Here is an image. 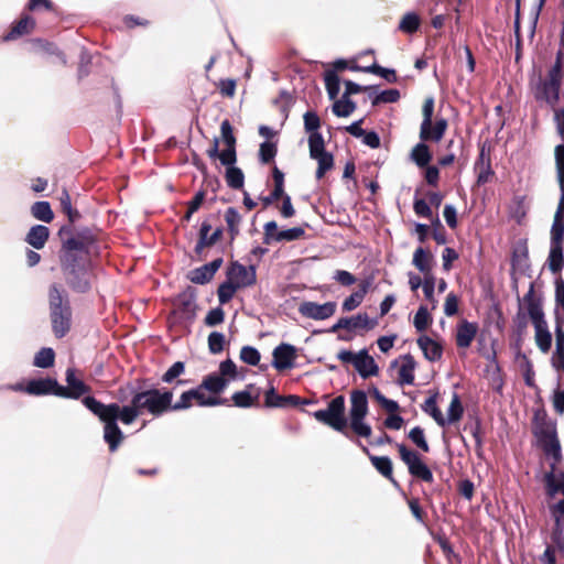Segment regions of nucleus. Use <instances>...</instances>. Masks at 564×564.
<instances>
[{
    "label": "nucleus",
    "instance_id": "1",
    "mask_svg": "<svg viewBox=\"0 0 564 564\" xmlns=\"http://www.w3.org/2000/svg\"><path fill=\"white\" fill-rule=\"evenodd\" d=\"M533 432L543 446L546 456L551 459V470L545 474L544 481L547 506L556 527L554 539L558 541L563 532L562 522L564 521V470L555 467L561 460L560 443L556 438L554 425L540 422L538 416L535 417Z\"/></svg>",
    "mask_w": 564,
    "mask_h": 564
},
{
    "label": "nucleus",
    "instance_id": "2",
    "mask_svg": "<svg viewBox=\"0 0 564 564\" xmlns=\"http://www.w3.org/2000/svg\"><path fill=\"white\" fill-rule=\"evenodd\" d=\"M84 403L105 423L104 438L108 443L110 451H116L123 438L122 432L116 423L119 405H104L94 398H86Z\"/></svg>",
    "mask_w": 564,
    "mask_h": 564
},
{
    "label": "nucleus",
    "instance_id": "3",
    "mask_svg": "<svg viewBox=\"0 0 564 564\" xmlns=\"http://www.w3.org/2000/svg\"><path fill=\"white\" fill-rule=\"evenodd\" d=\"M433 113L434 99L429 97L424 100L422 106L423 120L420 128V138L422 141L438 142L447 129V121L445 119L438 118L435 122L432 121Z\"/></svg>",
    "mask_w": 564,
    "mask_h": 564
},
{
    "label": "nucleus",
    "instance_id": "4",
    "mask_svg": "<svg viewBox=\"0 0 564 564\" xmlns=\"http://www.w3.org/2000/svg\"><path fill=\"white\" fill-rule=\"evenodd\" d=\"M173 399L172 392H161L159 390H149L138 393L133 397V404L140 412L148 411L153 415H160L170 410Z\"/></svg>",
    "mask_w": 564,
    "mask_h": 564
},
{
    "label": "nucleus",
    "instance_id": "5",
    "mask_svg": "<svg viewBox=\"0 0 564 564\" xmlns=\"http://www.w3.org/2000/svg\"><path fill=\"white\" fill-rule=\"evenodd\" d=\"M368 413V401L365 392L352 391L350 395L349 421L352 431L362 437L371 435V427L364 419Z\"/></svg>",
    "mask_w": 564,
    "mask_h": 564
},
{
    "label": "nucleus",
    "instance_id": "6",
    "mask_svg": "<svg viewBox=\"0 0 564 564\" xmlns=\"http://www.w3.org/2000/svg\"><path fill=\"white\" fill-rule=\"evenodd\" d=\"M345 412V400L344 397L339 395L333 399L327 409L318 410L314 413V417L336 431H343L346 426Z\"/></svg>",
    "mask_w": 564,
    "mask_h": 564
},
{
    "label": "nucleus",
    "instance_id": "7",
    "mask_svg": "<svg viewBox=\"0 0 564 564\" xmlns=\"http://www.w3.org/2000/svg\"><path fill=\"white\" fill-rule=\"evenodd\" d=\"M398 451L401 459L406 464L409 471L411 475L421 478L424 481H432L433 475L429 467L421 460L419 455L410 449H408L404 445H398Z\"/></svg>",
    "mask_w": 564,
    "mask_h": 564
},
{
    "label": "nucleus",
    "instance_id": "8",
    "mask_svg": "<svg viewBox=\"0 0 564 564\" xmlns=\"http://www.w3.org/2000/svg\"><path fill=\"white\" fill-rule=\"evenodd\" d=\"M17 391H25L29 394L41 395L52 393L54 395H64L66 389L57 383L56 380L51 378L31 380L25 387L19 383L13 387Z\"/></svg>",
    "mask_w": 564,
    "mask_h": 564
},
{
    "label": "nucleus",
    "instance_id": "9",
    "mask_svg": "<svg viewBox=\"0 0 564 564\" xmlns=\"http://www.w3.org/2000/svg\"><path fill=\"white\" fill-rule=\"evenodd\" d=\"M336 311L335 302L318 304L311 301H304L299 305V313L305 317L315 321H324L334 315Z\"/></svg>",
    "mask_w": 564,
    "mask_h": 564
},
{
    "label": "nucleus",
    "instance_id": "10",
    "mask_svg": "<svg viewBox=\"0 0 564 564\" xmlns=\"http://www.w3.org/2000/svg\"><path fill=\"white\" fill-rule=\"evenodd\" d=\"M227 278L236 288H248L256 283V269L252 265L245 267L235 262L228 268Z\"/></svg>",
    "mask_w": 564,
    "mask_h": 564
},
{
    "label": "nucleus",
    "instance_id": "11",
    "mask_svg": "<svg viewBox=\"0 0 564 564\" xmlns=\"http://www.w3.org/2000/svg\"><path fill=\"white\" fill-rule=\"evenodd\" d=\"M392 366L397 369V380L401 386L413 383L416 362L411 355L401 356Z\"/></svg>",
    "mask_w": 564,
    "mask_h": 564
},
{
    "label": "nucleus",
    "instance_id": "12",
    "mask_svg": "<svg viewBox=\"0 0 564 564\" xmlns=\"http://www.w3.org/2000/svg\"><path fill=\"white\" fill-rule=\"evenodd\" d=\"M478 333V325L476 323L462 319L456 326L455 341L459 349H467L470 347Z\"/></svg>",
    "mask_w": 564,
    "mask_h": 564
},
{
    "label": "nucleus",
    "instance_id": "13",
    "mask_svg": "<svg viewBox=\"0 0 564 564\" xmlns=\"http://www.w3.org/2000/svg\"><path fill=\"white\" fill-rule=\"evenodd\" d=\"M295 358V347L289 344H281L273 351V366L278 370L292 368Z\"/></svg>",
    "mask_w": 564,
    "mask_h": 564
},
{
    "label": "nucleus",
    "instance_id": "14",
    "mask_svg": "<svg viewBox=\"0 0 564 564\" xmlns=\"http://www.w3.org/2000/svg\"><path fill=\"white\" fill-rule=\"evenodd\" d=\"M416 343L427 360L437 361L442 358L443 347L441 343L426 335L420 336Z\"/></svg>",
    "mask_w": 564,
    "mask_h": 564
},
{
    "label": "nucleus",
    "instance_id": "15",
    "mask_svg": "<svg viewBox=\"0 0 564 564\" xmlns=\"http://www.w3.org/2000/svg\"><path fill=\"white\" fill-rule=\"evenodd\" d=\"M355 368L364 378L376 376L378 373V366L376 365L375 359L366 350L358 351Z\"/></svg>",
    "mask_w": 564,
    "mask_h": 564
},
{
    "label": "nucleus",
    "instance_id": "16",
    "mask_svg": "<svg viewBox=\"0 0 564 564\" xmlns=\"http://www.w3.org/2000/svg\"><path fill=\"white\" fill-rule=\"evenodd\" d=\"M50 237V230L42 225H35L29 230L25 241L35 249H42Z\"/></svg>",
    "mask_w": 564,
    "mask_h": 564
},
{
    "label": "nucleus",
    "instance_id": "17",
    "mask_svg": "<svg viewBox=\"0 0 564 564\" xmlns=\"http://www.w3.org/2000/svg\"><path fill=\"white\" fill-rule=\"evenodd\" d=\"M259 397L260 392L250 384L243 391L234 393L232 401L236 406L250 408L258 401Z\"/></svg>",
    "mask_w": 564,
    "mask_h": 564
},
{
    "label": "nucleus",
    "instance_id": "18",
    "mask_svg": "<svg viewBox=\"0 0 564 564\" xmlns=\"http://www.w3.org/2000/svg\"><path fill=\"white\" fill-rule=\"evenodd\" d=\"M52 324L54 333L57 337H62L69 327V312L68 310H54L52 312Z\"/></svg>",
    "mask_w": 564,
    "mask_h": 564
},
{
    "label": "nucleus",
    "instance_id": "19",
    "mask_svg": "<svg viewBox=\"0 0 564 564\" xmlns=\"http://www.w3.org/2000/svg\"><path fill=\"white\" fill-rule=\"evenodd\" d=\"M414 267L422 273H429L433 267V256L423 248H417L413 253L412 260Z\"/></svg>",
    "mask_w": 564,
    "mask_h": 564
},
{
    "label": "nucleus",
    "instance_id": "20",
    "mask_svg": "<svg viewBox=\"0 0 564 564\" xmlns=\"http://www.w3.org/2000/svg\"><path fill=\"white\" fill-rule=\"evenodd\" d=\"M66 381H67V387H64L66 389V393L63 397L79 398L82 394L85 393L86 388L80 380L76 379L74 370H72V369L67 370Z\"/></svg>",
    "mask_w": 564,
    "mask_h": 564
},
{
    "label": "nucleus",
    "instance_id": "21",
    "mask_svg": "<svg viewBox=\"0 0 564 564\" xmlns=\"http://www.w3.org/2000/svg\"><path fill=\"white\" fill-rule=\"evenodd\" d=\"M411 160L420 167H425L432 160L429 147L424 142L417 143L411 151Z\"/></svg>",
    "mask_w": 564,
    "mask_h": 564
},
{
    "label": "nucleus",
    "instance_id": "22",
    "mask_svg": "<svg viewBox=\"0 0 564 564\" xmlns=\"http://www.w3.org/2000/svg\"><path fill=\"white\" fill-rule=\"evenodd\" d=\"M463 414L462 403L456 394H453L448 403L447 412L444 415V425L457 422Z\"/></svg>",
    "mask_w": 564,
    "mask_h": 564
},
{
    "label": "nucleus",
    "instance_id": "23",
    "mask_svg": "<svg viewBox=\"0 0 564 564\" xmlns=\"http://www.w3.org/2000/svg\"><path fill=\"white\" fill-rule=\"evenodd\" d=\"M34 28V21L25 17L21 19L13 28L12 30L4 36L6 41L14 40L21 35L28 34L32 31Z\"/></svg>",
    "mask_w": 564,
    "mask_h": 564
},
{
    "label": "nucleus",
    "instance_id": "24",
    "mask_svg": "<svg viewBox=\"0 0 564 564\" xmlns=\"http://www.w3.org/2000/svg\"><path fill=\"white\" fill-rule=\"evenodd\" d=\"M555 323L564 324V281L557 280L555 283Z\"/></svg>",
    "mask_w": 564,
    "mask_h": 564
},
{
    "label": "nucleus",
    "instance_id": "25",
    "mask_svg": "<svg viewBox=\"0 0 564 564\" xmlns=\"http://www.w3.org/2000/svg\"><path fill=\"white\" fill-rule=\"evenodd\" d=\"M32 216L41 221L51 223L54 218V213L47 202H37L31 207Z\"/></svg>",
    "mask_w": 564,
    "mask_h": 564
},
{
    "label": "nucleus",
    "instance_id": "26",
    "mask_svg": "<svg viewBox=\"0 0 564 564\" xmlns=\"http://www.w3.org/2000/svg\"><path fill=\"white\" fill-rule=\"evenodd\" d=\"M535 343L543 352H547L552 345V335L547 329V325L540 324L535 327Z\"/></svg>",
    "mask_w": 564,
    "mask_h": 564
},
{
    "label": "nucleus",
    "instance_id": "27",
    "mask_svg": "<svg viewBox=\"0 0 564 564\" xmlns=\"http://www.w3.org/2000/svg\"><path fill=\"white\" fill-rule=\"evenodd\" d=\"M308 149H310V158L314 159L321 154L326 153L325 142L319 132H312L308 135Z\"/></svg>",
    "mask_w": 564,
    "mask_h": 564
},
{
    "label": "nucleus",
    "instance_id": "28",
    "mask_svg": "<svg viewBox=\"0 0 564 564\" xmlns=\"http://www.w3.org/2000/svg\"><path fill=\"white\" fill-rule=\"evenodd\" d=\"M432 316L426 306H420L413 317V325L417 332H424L432 324Z\"/></svg>",
    "mask_w": 564,
    "mask_h": 564
},
{
    "label": "nucleus",
    "instance_id": "29",
    "mask_svg": "<svg viewBox=\"0 0 564 564\" xmlns=\"http://www.w3.org/2000/svg\"><path fill=\"white\" fill-rule=\"evenodd\" d=\"M350 330H370L377 326V321L371 319L367 314L361 313L350 317Z\"/></svg>",
    "mask_w": 564,
    "mask_h": 564
},
{
    "label": "nucleus",
    "instance_id": "30",
    "mask_svg": "<svg viewBox=\"0 0 564 564\" xmlns=\"http://www.w3.org/2000/svg\"><path fill=\"white\" fill-rule=\"evenodd\" d=\"M228 384V380L223 378L219 373L208 376L202 383V387L210 392L218 393L223 391Z\"/></svg>",
    "mask_w": 564,
    "mask_h": 564
},
{
    "label": "nucleus",
    "instance_id": "31",
    "mask_svg": "<svg viewBox=\"0 0 564 564\" xmlns=\"http://www.w3.org/2000/svg\"><path fill=\"white\" fill-rule=\"evenodd\" d=\"M194 403L200 406H213L224 404L219 398L216 397H207L203 391V387L200 386L198 389L192 390Z\"/></svg>",
    "mask_w": 564,
    "mask_h": 564
},
{
    "label": "nucleus",
    "instance_id": "32",
    "mask_svg": "<svg viewBox=\"0 0 564 564\" xmlns=\"http://www.w3.org/2000/svg\"><path fill=\"white\" fill-rule=\"evenodd\" d=\"M317 162V171H316V177L319 180L322 178L326 172L333 169L334 166V158L329 152H326L324 154L318 155L317 158L313 159Z\"/></svg>",
    "mask_w": 564,
    "mask_h": 564
},
{
    "label": "nucleus",
    "instance_id": "33",
    "mask_svg": "<svg viewBox=\"0 0 564 564\" xmlns=\"http://www.w3.org/2000/svg\"><path fill=\"white\" fill-rule=\"evenodd\" d=\"M420 26V18L417 14L410 12L402 17L399 28L404 33H413Z\"/></svg>",
    "mask_w": 564,
    "mask_h": 564
},
{
    "label": "nucleus",
    "instance_id": "34",
    "mask_svg": "<svg viewBox=\"0 0 564 564\" xmlns=\"http://www.w3.org/2000/svg\"><path fill=\"white\" fill-rule=\"evenodd\" d=\"M355 108V104L346 96H343L341 99L335 101L333 111L338 117H348L354 112Z\"/></svg>",
    "mask_w": 564,
    "mask_h": 564
},
{
    "label": "nucleus",
    "instance_id": "35",
    "mask_svg": "<svg viewBox=\"0 0 564 564\" xmlns=\"http://www.w3.org/2000/svg\"><path fill=\"white\" fill-rule=\"evenodd\" d=\"M549 265L553 272L558 271L563 265V251L562 245L551 243V251L549 257Z\"/></svg>",
    "mask_w": 564,
    "mask_h": 564
},
{
    "label": "nucleus",
    "instance_id": "36",
    "mask_svg": "<svg viewBox=\"0 0 564 564\" xmlns=\"http://www.w3.org/2000/svg\"><path fill=\"white\" fill-rule=\"evenodd\" d=\"M54 351L51 348L41 349L34 358V366L39 368H48L54 364Z\"/></svg>",
    "mask_w": 564,
    "mask_h": 564
},
{
    "label": "nucleus",
    "instance_id": "37",
    "mask_svg": "<svg viewBox=\"0 0 564 564\" xmlns=\"http://www.w3.org/2000/svg\"><path fill=\"white\" fill-rule=\"evenodd\" d=\"M305 231L302 227H294L275 232V241H293L303 238Z\"/></svg>",
    "mask_w": 564,
    "mask_h": 564
},
{
    "label": "nucleus",
    "instance_id": "38",
    "mask_svg": "<svg viewBox=\"0 0 564 564\" xmlns=\"http://www.w3.org/2000/svg\"><path fill=\"white\" fill-rule=\"evenodd\" d=\"M367 293V286H362L359 291L352 293L349 297H347L343 303V310L346 312H350L358 307L362 300L365 294Z\"/></svg>",
    "mask_w": 564,
    "mask_h": 564
},
{
    "label": "nucleus",
    "instance_id": "39",
    "mask_svg": "<svg viewBox=\"0 0 564 564\" xmlns=\"http://www.w3.org/2000/svg\"><path fill=\"white\" fill-rule=\"evenodd\" d=\"M141 414L139 408L131 403L129 406H119L118 417L120 419L122 423L130 424L132 423L139 415Z\"/></svg>",
    "mask_w": 564,
    "mask_h": 564
},
{
    "label": "nucleus",
    "instance_id": "40",
    "mask_svg": "<svg viewBox=\"0 0 564 564\" xmlns=\"http://www.w3.org/2000/svg\"><path fill=\"white\" fill-rule=\"evenodd\" d=\"M372 465L380 471L383 476L391 478L392 476V464L388 457H379L372 456L371 458Z\"/></svg>",
    "mask_w": 564,
    "mask_h": 564
},
{
    "label": "nucleus",
    "instance_id": "41",
    "mask_svg": "<svg viewBox=\"0 0 564 564\" xmlns=\"http://www.w3.org/2000/svg\"><path fill=\"white\" fill-rule=\"evenodd\" d=\"M424 411L429 413L438 425L444 426L443 413L437 408L435 397H431L425 401Z\"/></svg>",
    "mask_w": 564,
    "mask_h": 564
},
{
    "label": "nucleus",
    "instance_id": "42",
    "mask_svg": "<svg viewBox=\"0 0 564 564\" xmlns=\"http://www.w3.org/2000/svg\"><path fill=\"white\" fill-rule=\"evenodd\" d=\"M555 161L560 188L564 189V145L555 148Z\"/></svg>",
    "mask_w": 564,
    "mask_h": 564
},
{
    "label": "nucleus",
    "instance_id": "43",
    "mask_svg": "<svg viewBox=\"0 0 564 564\" xmlns=\"http://www.w3.org/2000/svg\"><path fill=\"white\" fill-rule=\"evenodd\" d=\"M325 85L329 97L334 99L339 93V78L335 72L329 70L325 74Z\"/></svg>",
    "mask_w": 564,
    "mask_h": 564
},
{
    "label": "nucleus",
    "instance_id": "44",
    "mask_svg": "<svg viewBox=\"0 0 564 564\" xmlns=\"http://www.w3.org/2000/svg\"><path fill=\"white\" fill-rule=\"evenodd\" d=\"M564 237V218L553 219V225L551 228V243L562 245Z\"/></svg>",
    "mask_w": 564,
    "mask_h": 564
},
{
    "label": "nucleus",
    "instance_id": "45",
    "mask_svg": "<svg viewBox=\"0 0 564 564\" xmlns=\"http://www.w3.org/2000/svg\"><path fill=\"white\" fill-rule=\"evenodd\" d=\"M239 288H236L231 281L227 278L226 282H224L218 289V299L220 303H227L235 295L236 291Z\"/></svg>",
    "mask_w": 564,
    "mask_h": 564
},
{
    "label": "nucleus",
    "instance_id": "46",
    "mask_svg": "<svg viewBox=\"0 0 564 564\" xmlns=\"http://www.w3.org/2000/svg\"><path fill=\"white\" fill-rule=\"evenodd\" d=\"M210 270L205 265L193 270L189 274V279L194 283L204 284L213 279Z\"/></svg>",
    "mask_w": 564,
    "mask_h": 564
},
{
    "label": "nucleus",
    "instance_id": "47",
    "mask_svg": "<svg viewBox=\"0 0 564 564\" xmlns=\"http://www.w3.org/2000/svg\"><path fill=\"white\" fill-rule=\"evenodd\" d=\"M240 358L246 364L256 366L260 361V354L256 348L251 346H245L241 348Z\"/></svg>",
    "mask_w": 564,
    "mask_h": 564
},
{
    "label": "nucleus",
    "instance_id": "48",
    "mask_svg": "<svg viewBox=\"0 0 564 564\" xmlns=\"http://www.w3.org/2000/svg\"><path fill=\"white\" fill-rule=\"evenodd\" d=\"M228 184L234 188H239L243 184V174L237 167H229L226 173Z\"/></svg>",
    "mask_w": 564,
    "mask_h": 564
},
{
    "label": "nucleus",
    "instance_id": "49",
    "mask_svg": "<svg viewBox=\"0 0 564 564\" xmlns=\"http://www.w3.org/2000/svg\"><path fill=\"white\" fill-rule=\"evenodd\" d=\"M409 437L422 451L429 452V444L425 441L424 432L421 427H414L410 431Z\"/></svg>",
    "mask_w": 564,
    "mask_h": 564
},
{
    "label": "nucleus",
    "instance_id": "50",
    "mask_svg": "<svg viewBox=\"0 0 564 564\" xmlns=\"http://www.w3.org/2000/svg\"><path fill=\"white\" fill-rule=\"evenodd\" d=\"M219 375L228 381L237 377V367L230 359H227L219 365Z\"/></svg>",
    "mask_w": 564,
    "mask_h": 564
},
{
    "label": "nucleus",
    "instance_id": "51",
    "mask_svg": "<svg viewBox=\"0 0 564 564\" xmlns=\"http://www.w3.org/2000/svg\"><path fill=\"white\" fill-rule=\"evenodd\" d=\"M373 397L376 401L389 413H395L399 410V405L395 401L387 399L378 390H375Z\"/></svg>",
    "mask_w": 564,
    "mask_h": 564
},
{
    "label": "nucleus",
    "instance_id": "52",
    "mask_svg": "<svg viewBox=\"0 0 564 564\" xmlns=\"http://www.w3.org/2000/svg\"><path fill=\"white\" fill-rule=\"evenodd\" d=\"M225 337L223 334L214 332L208 337V347L213 354L220 352L224 348Z\"/></svg>",
    "mask_w": 564,
    "mask_h": 564
},
{
    "label": "nucleus",
    "instance_id": "53",
    "mask_svg": "<svg viewBox=\"0 0 564 564\" xmlns=\"http://www.w3.org/2000/svg\"><path fill=\"white\" fill-rule=\"evenodd\" d=\"M293 399L290 397V400ZM289 398L280 397L275 393L273 389L269 390L265 393V405L267 406H274V408H281L284 406L288 402Z\"/></svg>",
    "mask_w": 564,
    "mask_h": 564
},
{
    "label": "nucleus",
    "instance_id": "54",
    "mask_svg": "<svg viewBox=\"0 0 564 564\" xmlns=\"http://www.w3.org/2000/svg\"><path fill=\"white\" fill-rule=\"evenodd\" d=\"M458 311V299L454 293H448L444 303V313L447 316H453Z\"/></svg>",
    "mask_w": 564,
    "mask_h": 564
},
{
    "label": "nucleus",
    "instance_id": "55",
    "mask_svg": "<svg viewBox=\"0 0 564 564\" xmlns=\"http://www.w3.org/2000/svg\"><path fill=\"white\" fill-rule=\"evenodd\" d=\"M61 206L64 213L67 214L70 221H74L77 217V213L73 210L70 204V197L66 191H63L62 196L59 197Z\"/></svg>",
    "mask_w": 564,
    "mask_h": 564
},
{
    "label": "nucleus",
    "instance_id": "56",
    "mask_svg": "<svg viewBox=\"0 0 564 564\" xmlns=\"http://www.w3.org/2000/svg\"><path fill=\"white\" fill-rule=\"evenodd\" d=\"M220 130H221L223 140L225 141L227 147H229V148L235 147L236 139L234 137L232 128H231L229 121H227V120L223 121Z\"/></svg>",
    "mask_w": 564,
    "mask_h": 564
},
{
    "label": "nucleus",
    "instance_id": "57",
    "mask_svg": "<svg viewBox=\"0 0 564 564\" xmlns=\"http://www.w3.org/2000/svg\"><path fill=\"white\" fill-rule=\"evenodd\" d=\"M304 126L310 133L317 132L321 126L319 118L314 112H306L304 115Z\"/></svg>",
    "mask_w": 564,
    "mask_h": 564
},
{
    "label": "nucleus",
    "instance_id": "58",
    "mask_svg": "<svg viewBox=\"0 0 564 564\" xmlns=\"http://www.w3.org/2000/svg\"><path fill=\"white\" fill-rule=\"evenodd\" d=\"M400 98V93L397 89H388L379 94L376 99L375 104L379 102H395Z\"/></svg>",
    "mask_w": 564,
    "mask_h": 564
},
{
    "label": "nucleus",
    "instance_id": "59",
    "mask_svg": "<svg viewBox=\"0 0 564 564\" xmlns=\"http://www.w3.org/2000/svg\"><path fill=\"white\" fill-rule=\"evenodd\" d=\"M193 404H194L193 391L189 390V391L184 392L181 395L180 401L176 402L174 405H171L170 409L182 410V409H187V408L192 406Z\"/></svg>",
    "mask_w": 564,
    "mask_h": 564
},
{
    "label": "nucleus",
    "instance_id": "60",
    "mask_svg": "<svg viewBox=\"0 0 564 564\" xmlns=\"http://www.w3.org/2000/svg\"><path fill=\"white\" fill-rule=\"evenodd\" d=\"M62 302H63L62 293L56 288H52L50 291V303H51L52 312L54 310H56V311L68 310L67 307L62 306Z\"/></svg>",
    "mask_w": 564,
    "mask_h": 564
},
{
    "label": "nucleus",
    "instance_id": "61",
    "mask_svg": "<svg viewBox=\"0 0 564 564\" xmlns=\"http://www.w3.org/2000/svg\"><path fill=\"white\" fill-rule=\"evenodd\" d=\"M275 147L272 143L264 142L260 147V158L262 162H270L275 155Z\"/></svg>",
    "mask_w": 564,
    "mask_h": 564
},
{
    "label": "nucleus",
    "instance_id": "62",
    "mask_svg": "<svg viewBox=\"0 0 564 564\" xmlns=\"http://www.w3.org/2000/svg\"><path fill=\"white\" fill-rule=\"evenodd\" d=\"M184 371V364L181 361L175 362L163 376L165 382H171Z\"/></svg>",
    "mask_w": 564,
    "mask_h": 564
},
{
    "label": "nucleus",
    "instance_id": "63",
    "mask_svg": "<svg viewBox=\"0 0 564 564\" xmlns=\"http://www.w3.org/2000/svg\"><path fill=\"white\" fill-rule=\"evenodd\" d=\"M443 216L451 228H455L457 226V213L454 206L446 205L444 207Z\"/></svg>",
    "mask_w": 564,
    "mask_h": 564
},
{
    "label": "nucleus",
    "instance_id": "64",
    "mask_svg": "<svg viewBox=\"0 0 564 564\" xmlns=\"http://www.w3.org/2000/svg\"><path fill=\"white\" fill-rule=\"evenodd\" d=\"M224 321V312L220 308L212 310L206 318L205 322L209 326H215L217 324H220Z\"/></svg>",
    "mask_w": 564,
    "mask_h": 564
}]
</instances>
